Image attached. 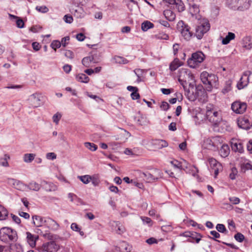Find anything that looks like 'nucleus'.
<instances>
[{
	"instance_id": "nucleus-4",
	"label": "nucleus",
	"mask_w": 252,
	"mask_h": 252,
	"mask_svg": "<svg viewBox=\"0 0 252 252\" xmlns=\"http://www.w3.org/2000/svg\"><path fill=\"white\" fill-rule=\"evenodd\" d=\"M205 58V55L202 52L193 53L187 61L188 65L191 68H195L203 62Z\"/></svg>"
},
{
	"instance_id": "nucleus-54",
	"label": "nucleus",
	"mask_w": 252,
	"mask_h": 252,
	"mask_svg": "<svg viewBox=\"0 0 252 252\" xmlns=\"http://www.w3.org/2000/svg\"><path fill=\"white\" fill-rule=\"evenodd\" d=\"M156 141V144H158L160 148L166 147L168 146V143L165 140H157Z\"/></svg>"
},
{
	"instance_id": "nucleus-52",
	"label": "nucleus",
	"mask_w": 252,
	"mask_h": 252,
	"mask_svg": "<svg viewBox=\"0 0 252 252\" xmlns=\"http://www.w3.org/2000/svg\"><path fill=\"white\" fill-rule=\"evenodd\" d=\"M140 218L144 223L147 224L149 226H151L152 225V220L150 218L146 217H141Z\"/></svg>"
},
{
	"instance_id": "nucleus-22",
	"label": "nucleus",
	"mask_w": 252,
	"mask_h": 252,
	"mask_svg": "<svg viewBox=\"0 0 252 252\" xmlns=\"http://www.w3.org/2000/svg\"><path fill=\"white\" fill-rule=\"evenodd\" d=\"M32 218L33 223L36 227H40L45 224L44 218L41 216L34 215L32 216Z\"/></svg>"
},
{
	"instance_id": "nucleus-21",
	"label": "nucleus",
	"mask_w": 252,
	"mask_h": 252,
	"mask_svg": "<svg viewBox=\"0 0 252 252\" xmlns=\"http://www.w3.org/2000/svg\"><path fill=\"white\" fill-rule=\"evenodd\" d=\"M26 235L28 243L32 247H34L36 244V241L38 238V236L33 235L29 232L26 233Z\"/></svg>"
},
{
	"instance_id": "nucleus-48",
	"label": "nucleus",
	"mask_w": 252,
	"mask_h": 252,
	"mask_svg": "<svg viewBox=\"0 0 252 252\" xmlns=\"http://www.w3.org/2000/svg\"><path fill=\"white\" fill-rule=\"evenodd\" d=\"M238 171L235 167H233L231 169V172L229 174V177L232 180H234L237 175Z\"/></svg>"
},
{
	"instance_id": "nucleus-43",
	"label": "nucleus",
	"mask_w": 252,
	"mask_h": 252,
	"mask_svg": "<svg viewBox=\"0 0 252 252\" xmlns=\"http://www.w3.org/2000/svg\"><path fill=\"white\" fill-rule=\"evenodd\" d=\"M78 178L85 184H87L91 180V176L90 175L79 176Z\"/></svg>"
},
{
	"instance_id": "nucleus-8",
	"label": "nucleus",
	"mask_w": 252,
	"mask_h": 252,
	"mask_svg": "<svg viewBox=\"0 0 252 252\" xmlns=\"http://www.w3.org/2000/svg\"><path fill=\"white\" fill-rule=\"evenodd\" d=\"M247 104L239 101L234 102L231 105V109L236 113L242 114L247 109Z\"/></svg>"
},
{
	"instance_id": "nucleus-19",
	"label": "nucleus",
	"mask_w": 252,
	"mask_h": 252,
	"mask_svg": "<svg viewBox=\"0 0 252 252\" xmlns=\"http://www.w3.org/2000/svg\"><path fill=\"white\" fill-rule=\"evenodd\" d=\"M7 252H23L22 246L19 244H10L7 247V250H5Z\"/></svg>"
},
{
	"instance_id": "nucleus-34",
	"label": "nucleus",
	"mask_w": 252,
	"mask_h": 252,
	"mask_svg": "<svg viewBox=\"0 0 252 252\" xmlns=\"http://www.w3.org/2000/svg\"><path fill=\"white\" fill-rule=\"evenodd\" d=\"M243 47L250 50L252 48V41L250 37H246L243 39Z\"/></svg>"
},
{
	"instance_id": "nucleus-27",
	"label": "nucleus",
	"mask_w": 252,
	"mask_h": 252,
	"mask_svg": "<svg viewBox=\"0 0 252 252\" xmlns=\"http://www.w3.org/2000/svg\"><path fill=\"white\" fill-rule=\"evenodd\" d=\"M235 35L234 33L229 32L225 37L222 39L221 43L223 45L227 44L229 42L235 38Z\"/></svg>"
},
{
	"instance_id": "nucleus-56",
	"label": "nucleus",
	"mask_w": 252,
	"mask_h": 252,
	"mask_svg": "<svg viewBox=\"0 0 252 252\" xmlns=\"http://www.w3.org/2000/svg\"><path fill=\"white\" fill-rule=\"evenodd\" d=\"M196 235H197V234L193 233V232L189 231L185 232L180 234L181 236H183L186 237H191L192 238H194Z\"/></svg>"
},
{
	"instance_id": "nucleus-38",
	"label": "nucleus",
	"mask_w": 252,
	"mask_h": 252,
	"mask_svg": "<svg viewBox=\"0 0 252 252\" xmlns=\"http://www.w3.org/2000/svg\"><path fill=\"white\" fill-rule=\"evenodd\" d=\"M210 165L212 169L217 168V167H221V164L218 162L215 159L210 158L208 160Z\"/></svg>"
},
{
	"instance_id": "nucleus-13",
	"label": "nucleus",
	"mask_w": 252,
	"mask_h": 252,
	"mask_svg": "<svg viewBox=\"0 0 252 252\" xmlns=\"http://www.w3.org/2000/svg\"><path fill=\"white\" fill-rule=\"evenodd\" d=\"M44 222L46 226L53 231L58 230L60 227L59 223L50 218H45Z\"/></svg>"
},
{
	"instance_id": "nucleus-36",
	"label": "nucleus",
	"mask_w": 252,
	"mask_h": 252,
	"mask_svg": "<svg viewBox=\"0 0 252 252\" xmlns=\"http://www.w3.org/2000/svg\"><path fill=\"white\" fill-rule=\"evenodd\" d=\"M35 155L34 154H26L24 155L23 160L26 163L31 162L34 158Z\"/></svg>"
},
{
	"instance_id": "nucleus-47",
	"label": "nucleus",
	"mask_w": 252,
	"mask_h": 252,
	"mask_svg": "<svg viewBox=\"0 0 252 252\" xmlns=\"http://www.w3.org/2000/svg\"><path fill=\"white\" fill-rule=\"evenodd\" d=\"M62 118V114L57 112L55 114H54L53 116L52 119L54 123H55L56 125H58L60 120Z\"/></svg>"
},
{
	"instance_id": "nucleus-26",
	"label": "nucleus",
	"mask_w": 252,
	"mask_h": 252,
	"mask_svg": "<svg viewBox=\"0 0 252 252\" xmlns=\"http://www.w3.org/2000/svg\"><path fill=\"white\" fill-rule=\"evenodd\" d=\"M163 14L165 18L170 21H173L175 19V14L171 10L167 9L164 11Z\"/></svg>"
},
{
	"instance_id": "nucleus-30",
	"label": "nucleus",
	"mask_w": 252,
	"mask_h": 252,
	"mask_svg": "<svg viewBox=\"0 0 252 252\" xmlns=\"http://www.w3.org/2000/svg\"><path fill=\"white\" fill-rule=\"evenodd\" d=\"M76 80L82 83H87L89 81V78L85 74L80 73L76 76Z\"/></svg>"
},
{
	"instance_id": "nucleus-33",
	"label": "nucleus",
	"mask_w": 252,
	"mask_h": 252,
	"mask_svg": "<svg viewBox=\"0 0 252 252\" xmlns=\"http://www.w3.org/2000/svg\"><path fill=\"white\" fill-rule=\"evenodd\" d=\"M144 71V70L139 68L135 69L134 70L133 72L137 77V79L136 80V82L137 83H139L143 81L142 78L143 77V75Z\"/></svg>"
},
{
	"instance_id": "nucleus-49",
	"label": "nucleus",
	"mask_w": 252,
	"mask_h": 252,
	"mask_svg": "<svg viewBox=\"0 0 252 252\" xmlns=\"http://www.w3.org/2000/svg\"><path fill=\"white\" fill-rule=\"evenodd\" d=\"M155 36L158 39L167 40L169 38V36L167 34L163 32H159L156 34Z\"/></svg>"
},
{
	"instance_id": "nucleus-42",
	"label": "nucleus",
	"mask_w": 252,
	"mask_h": 252,
	"mask_svg": "<svg viewBox=\"0 0 252 252\" xmlns=\"http://www.w3.org/2000/svg\"><path fill=\"white\" fill-rule=\"evenodd\" d=\"M113 60L117 63L126 64L128 63V61L126 59L120 56H115Z\"/></svg>"
},
{
	"instance_id": "nucleus-60",
	"label": "nucleus",
	"mask_w": 252,
	"mask_h": 252,
	"mask_svg": "<svg viewBox=\"0 0 252 252\" xmlns=\"http://www.w3.org/2000/svg\"><path fill=\"white\" fill-rule=\"evenodd\" d=\"M231 90V84L228 82L222 90V93L225 94Z\"/></svg>"
},
{
	"instance_id": "nucleus-10",
	"label": "nucleus",
	"mask_w": 252,
	"mask_h": 252,
	"mask_svg": "<svg viewBox=\"0 0 252 252\" xmlns=\"http://www.w3.org/2000/svg\"><path fill=\"white\" fill-rule=\"evenodd\" d=\"M7 183L11 186H12L14 188L17 189L24 191L27 189L28 186L27 185L24 184L20 181L14 179H8Z\"/></svg>"
},
{
	"instance_id": "nucleus-46",
	"label": "nucleus",
	"mask_w": 252,
	"mask_h": 252,
	"mask_svg": "<svg viewBox=\"0 0 252 252\" xmlns=\"http://www.w3.org/2000/svg\"><path fill=\"white\" fill-rule=\"evenodd\" d=\"M189 10L190 13L192 14H196L199 12V8L197 4H193L190 5Z\"/></svg>"
},
{
	"instance_id": "nucleus-53",
	"label": "nucleus",
	"mask_w": 252,
	"mask_h": 252,
	"mask_svg": "<svg viewBox=\"0 0 252 252\" xmlns=\"http://www.w3.org/2000/svg\"><path fill=\"white\" fill-rule=\"evenodd\" d=\"M92 184L94 186H98L100 183V181L97 177V176L94 175L91 176V180Z\"/></svg>"
},
{
	"instance_id": "nucleus-55",
	"label": "nucleus",
	"mask_w": 252,
	"mask_h": 252,
	"mask_svg": "<svg viewBox=\"0 0 252 252\" xmlns=\"http://www.w3.org/2000/svg\"><path fill=\"white\" fill-rule=\"evenodd\" d=\"M234 238L239 242H242L245 238L244 236L241 233H237L234 236Z\"/></svg>"
},
{
	"instance_id": "nucleus-12",
	"label": "nucleus",
	"mask_w": 252,
	"mask_h": 252,
	"mask_svg": "<svg viewBox=\"0 0 252 252\" xmlns=\"http://www.w3.org/2000/svg\"><path fill=\"white\" fill-rule=\"evenodd\" d=\"M41 94L36 93L32 94L29 97L30 104L34 107H37L41 105Z\"/></svg>"
},
{
	"instance_id": "nucleus-20",
	"label": "nucleus",
	"mask_w": 252,
	"mask_h": 252,
	"mask_svg": "<svg viewBox=\"0 0 252 252\" xmlns=\"http://www.w3.org/2000/svg\"><path fill=\"white\" fill-rule=\"evenodd\" d=\"M135 121L137 124L140 126H146L149 123L147 117L140 114L135 117Z\"/></svg>"
},
{
	"instance_id": "nucleus-29",
	"label": "nucleus",
	"mask_w": 252,
	"mask_h": 252,
	"mask_svg": "<svg viewBox=\"0 0 252 252\" xmlns=\"http://www.w3.org/2000/svg\"><path fill=\"white\" fill-rule=\"evenodd\" d=\"M27 186V189H29L36 191H38L41 188V185L35 182H31Z\"/></svg>"
},
{
	"instance_id": "nucleus-57",
	"label": "nucleus",
	"mask_w": 252,
	"mask_h": 252,
	"mask_svg": "<svg viewBox=\"0 0 252 252\" xmlns=\"http://www.w3.org/2000/svg\"><path fill=\"white\" fill-rule=\"evenodd\" d=\"M230 202L234 205L238 204L240 202V199L237 197H230L229 198Z\"/></svg>"
},
{
	"instance_id": "nucleus-39",
	"label": "nucleus",
	"mask_w": 252,
	"mask_h": 252,
	"mask_svg": "<svg viewBox=\"0 0 252 252\" xmlns=\"http://www.w3.org/2000/svg\"><path fill=\"white\" fill-rule=\"evenodd\" d=\"M226 3L230 8L237 9L238 0H227Z\"/></svg>"
},
{
	"instance_id": "nucleus-9",
	"label": "nucleus",
	"mask_w": 252,
	"mask_h": 252,
	"mask_svg": "<svg viewBox=\"0 0 252 252\" xmlns=\"http://www.w3.org/2000/svg\"><path fill=\"white\" fill-rule=\"evenodd\" d=\"M251 74L252 72L250 70H247L244 72L237 85L239 90L242 89L248 85L249 81V77Z\"/></svg>"
},
{
	"instance_id": "nucleus-45",
	"label": "nucleus",
	"mask_w": 252,
	"mask_h": 252,
	"mask_svg": "<svg viewBox=\"0 0 252 252\" xmlns=\"http://www.w3.org/2000/svg\"><path fill=\"white\" fill-rule=\"evenodd\" d=\"M120 248L122 250V252L129 251L131 248V246L125 242H123L121 244Z\"/></svg>"
},
{
	"instance_id": "nucleus-32",
	"label": "nucleus",
	"mask_w": 252,
	"mask_h": 252,
	"mask_svg": "<svg viewBox=\"0 0 252 252\" xmlns=\"http://www.w3.org/2000/svg\"><path fill=\"white\" fill-rule=\"evenodd\" d=\"M130 136V133L126 130L122 129L121 132L120 134V137L116 138V140H122L125 141Z\"/></svg>"
},
{
	"instance_id": "nucleus-16",
	"label": "nucleus",
	"mask_w": 252,
	"mask_h": 252,
	"mask_svg": "<svg viewBox=\"0 0 252 252\" xmlns=\"http://www.w3.org/2000/svg\"><path fill=\"white\" fill-rule=\"evenodd\" d=\"M97 62V60L94 58L93 55L84 57L82 60V64L86 67L92 66L94 64Z\"/></svg>"
},
{
	"instance_id": "nucleus-35",
	"label": "nucleus",
	"mask_w": 252,
	"mask_h": 252,
	"mask_svg": "<svg viewBox=\"0 0 252 252\" xmlns=\"http://www.w3.org/2000/svg\"><path fill=\"white\" fill-rule=\"evenodd\" d=\"M7 210L2 206L0 205V220H5L8 216Z\"/></svg>"
},
{
	"instance_id": "nucleus-61",
	"label": "nucleus",
	"mask_w": 252,
	"mask_h": 252,
	"mask_svg": "<svg viewBox=\"0 0 252 252\" xmlns=\"http://www.w3.org/2000/svg\"><path fill=\"white\" fill-rule=\"evenodd\" d=\"M36 9L42 13H46L48 11V8L45 6H36Z\"/></svg>"
},
{
	"instance_id": "nucleus-44",
	"label": "nucleus",
	"mask_w": 252,
	"mask_h": 252,
	"mask_svg": "<svg viewBox=\"0 0 252 252\" xmlns=\"http://www.w3.org/2000/svg\"><path fill=\"white\" fill-rule=\"evenodd\" d=\"M85 146L92 151H95L97 149V146L93 143L85 142Z\"/></svg>"
},
{
	"instance_id": "nucleus-15",
	"label": "nucleus",
	"mask_w": 252,
	"mask_h": 252,
	"mask_svg": "<svg viewBox=\"0 0 252 252\" xmlns=\"http://www.w3.org/2000/svg\"><path fill=\"white\" fill-rule=\"evenodd\" d=\"M58 250V245L54 242H50L44 245L42 252H57Z\"/></svg>"
},
{
	"instance_id": "nucleus-62",
	"label": "nucleus",
	"mask_w": 252,
	"mask_h": 252,
	"mask_svg": "<svg viewBox=\"0 0 252 252\" xmlns=\"http://www.w3.org/2000/svg\"><path fill=\"white\" fill-rule=\"evenodd\" d=\"M46 157L48 159L54 160L56 158L57 156L54 153H48L46 155Z\"/></svg>"
},
{
	"instance_id": "nucleus-40",
	"label": "nucleus",
	"mask_w": 252,
	"mask_h": 252,
	"mask_svg": "<svg viewBox=\"0 0 252 252\" xmlns=\"http://www.w3.org/2000/svg\"><path fill=\"white\" fill-rule=\"evenodd\" d=\"M153 26L154 25L151 22L147 21L142 24L141 29L143 31L145 32L152 28Z\"/></svg>"
},
{
	"instance_id": "nucleus-23",
	"label": "nucleus",
	"mask_w": 252,
	"mask_h": 252,
	"mask_svg": "<svg viewBox=\"0 0 252 252\" xmlns=\"http://www.w3.org/2000/svg\"><path fill=\"white\" fill-rule=\"evenodd\" d=\"M140 176L147 182H153L156 181L152 172L142 173L140 175Z\"/></svg>"
},
{
	"instance_id": "nucleus-31",
	"label": "nucleus",
	"mask_w": 252,
	"mask_h": 252,
	"mask_svg": "<svg viewBox=\"0 0 252 252\" xmlns=\"http://www.w3.org/2000/svg\"><path fill=\"white\" fill-rule=\"evenodd\" d=\"M231 148L235 152L242 153L243 151L242 144L240 142H235L231 143Z\"/></svg>"
},
{
	"instance_id": "nucleus-2",
	"label": "nucleus",
	"mask_w": 252,
	"mask_h": 252,
	"mask_svg": "<svg viewBox=\"0 0 252 252\" xmlns=\"http://www.w3.org/2000/svg\"><path fill=\"white\" fill-rule=\"evenodd\" d=\"M18 236L15 230L8 227L0 229V240L5 243H10L17 240Z\"/></svg>"
},
{
	"instance_id": "nucleus-41",
	"label": "nucleus",
	"mask_w": 252,
	"mask_h": 252,
	"mask_svg": "<svg viewBox=\"0 0 252 252\" xmlns=\"http://www.w3.org/2000/svg\"><path fill=\"white\" fill-rule=\"evenodd\" d=\"M175 5H176V8L179 12H182L185 10V5L182 0H176Z\"/></svg>"
},
{
	"instance_id": "nucleus-64",
	"label": "nucleus",
	"mask_w": 252,
	"mask_h": 252,
	"mask_svg": "<svg viewBox=\"0 0 252 252\" xmlns=\"http://www.w3.org/2000/svg\"><path fill=\"white\" fill-rule=\"evenodd\" d=\"M64 56L69 59H73L74 57L73 53L70 50H66L64 52Z\"/></svg>"
},
{
	"instance_id": "nucleus-18",
	"label": "nucleus",
	"mask_w": 252,
	"mask_h": 252,
	"mask_svg": "<svg viewBox=\"0 0 252 252\" xmlns=\"http://www.w3.org/2000/svg\"><path fill=\"white\" fill-rule=\"evenodd\" d=\"M251 5V0H238L237 9L244 11L248 9Z\"/></svg>"
},
{
	"instance_id": "nucleus-7",
	"label": "nucleus",
	"mask_w": 252,
	"mask_h": 252,
	"mask_svg": "<svg viewBox=\"0 0 252 252\" xmlns=\"http://www.w3.org/2000/svg\"><path fill=\"white\" fill-rule=\"evenodd\" d=\"M177 27L182 36L187 40L190 39L192 33L190 31L189 27L183 21H180L178 23Z\"/></svg>"
},
{
	"instance_id": "nucleus-63",
	"label": "nucleus",
	"mask_w": 252,
	"mask_h": 252,
	"mask_svg": "<svg viewBox=\"0 0 252 252\" xmlns=\"http://www.w3.org/2000/svg\"><path fill=\"white\" fill-rule=\"evenodd\" d=\"M160 107L162 110L166 111L169 109V105L167 102L163 101L162 102Z\"/></svg>"
},
{
	"instance_id": "nucleus-59",
	"label": "nucleus",
	"mask_w": 252,
	"mask_h": 252,
	"mask_svg": "<svg viewBox=\"0 0 252 252\" xmlns=\"http://www.w3.org/2000/svg\"><path fill=\"white\" fill-rule=\"evenodd\" d=\"M216 229L220 232L224 233L226 231L225 226L222 224H218L216 226Z\"/></svg>"
},
{
	"instance_id": "nucleus-51",
	"label": "nucleus",
	"mask_w": 252,
	"mask_h": 252,
	"mask_svg": "<svg viewBox=\"0 0 252 252\" xmlns=\"http://www.w3.org/2000/svg\"><path fill=\"white\" fill-rule=\"evenodd\" d=\"M170 163L176 168H178L180 170H182L183 168L181 163L177 160L171 161Z\"/></svg>"
},
{
	"instance_id": "nucleus-58",
	"label": "nucleus",
	"mask_w": 252,
	"mask_h": 252,
	"mask_svg": "<svg viewBox=\"0 0 252 252\" xmlns=\"http://www.w3.org/2000/svg\"><path fill=\"white\" fill-rule=\"evenodd\" d=\"M63 20L66 23L70 24L73 21V17L70 15L66 14L64 16Z\"/></svg>"
},
{
	"instance_id": "nucleus-37",
	"label": "nucleus",
	"mask_w": 252,
	"mask_h": 252,
	"mask_svg": "<svg viewBox=\"0 0 252 252\" xmlns=\"http://www.w3.org/2000/svg\"><path fill=\"white\" fill-rule=\"evenodd\" d=\"M151 172L156 181L161 178L162 176V173L159 169H154Z\"/></svg>"
},
{
	"instance_id": "nucleus-17",
	"label": "nucleus",
	"mask_w": 252,
	"mask_h": 252,
	"mask_svg": "<svg viewBox=\"0 0 252 252\" xmlns=\"http://www.w3.org/2000/svg\"><path fill=\"white\" fill-rule=\"evenodd\" d=\"M239 164L240 165L242 170L245 172L248 170H252V165L251 162L245 158H241L240 159Z\"/></svg>"
},
{
	"instance_id": "nucleus-6",
	"label": "nucleus",
	"mask_w": 252,
	"mask_h": 252,
	"mask_svg": "<svg viewBox=\"0 0 252 252\" xmlns=\"http://www.w3.org/2000/svg\"><path fill=\"white\" fill-rule=\"evenodd\" d=\"M210 29V24L207 20L203 19L200 21L197 26L195 31V34L198 39H201L204 33Z\"/></svg>"
},
{
	"instance_id": "nucleus-11",
	"label": "nucleus",
	"mask_w": 252,
	"mask_h": 252,
	"mask_svg": "<svg viewBox=\"0 0 252 252\" xmlns=\"http://www.w3.org/2000/svg\"><path fill=\"white\" fill-rule=\"evenodd\" d=\"M237 124L239 127L244 129H249L252 126V124L247 117L239 118L237 120Z\"/></svg>"
},
{
	"instance_id": "nucleus-50",
	"label": "nucleus",
	"mask_w": 252,
	"mask_h": 252,
	"mask_svg": "<svg viewBox=\"0 0 252 252\" xmlns=\"http://www.w3.org/2000/svg\"><path fill=\"white\" fill-rule=\"evenodd\" d=\"M61 43L58 40H54L51 44V47L56 51L57 49L59 48L61 46Z\"/></svg>"
},
{
	"instance_id": "nucleus-25",
	"label": "nucleus",
	"mask_w": 252,
	"mask_h": 252,
	"mask_svg": "<svg viewBox=\"0 0 252 252\" xmlns=\"http://www.w3.org/2000/svg\"><path fill=\"white\" fill-rule=\"evenodd\" d=\"M67 196L71 202H74V203L76 204L77 205L82 204L81 199L80 198H79V197H78V196L76 194H75L73 193H69L68 194Z\"/></svg>"
},
{
	"instance_id": "nucleus-14",
	"label": "nucleus",
	"mask_w": 252,
	"mask_h": 252,
	"mask_svg": "<svg viewBox=\"0 0 252 252\" xmlns=\"http://www.w3.org/2000/svg\"><path fill=\"white\" fill-rule=\"evenodd\" d=\"M222 142V140L219 136L214 137L212 139H207L206 141V143L209 144L207 147L209 149H212L213 147L218 148L219 145H220Z\"/></svg>"
},
{
	"instance_id": "nucleus-3",
	"label": "nucleus",
	"mask_w": 252,
	"mask_h": 252,
	"mask_svg": "<svg viewBox=\"0 0 252 252\" xmlns=\"http://www.w3.org/2000/svg\"><path fill=\"white\" fill-rule=\"evenodd\" d=\"M206 117L213 125H216L221 121L220 113L214 109L211 105L206 107Z\"/></svg>"
},
{
	"instance_id": "nucleus-1",
	"label": "nucleus",
	"mask_w": 252,
	"mask_h": 252,
	"mask_svg": "<svg viewBox=\"0 0 252 252\" xmlns=\"http://www.w3.org/2000/svg\"><path fill=\"white\" fill-rule=\"evenodd\" d=\"M202 82L206 85V89L208 91H211L213 88H217L218 85V78L215 74H209L206 71L202 72L200 74Z\"/></svg>"
},
{
	"instance_id": "nucleus-28",
	"label": "nucleus",
	"mask_w": 252,
	"mask_h": 252,
	"mask_svg": "<svg viewBox=\"0 0 252 252\" xmlns=\"http://www.w3.org/2000/svg\"><path fill=\"white\" fill-rule=\"evenodd\" d=\"M229 148L227 145L223 144L221 146L220 154L222 157H227L229 153Z\"/></svg>"
},
{
	"instance_id": "nucleus-24",
	"label": "nucleus",
	"mask_w": 252,
	"mask_h": 252,
	"mask_svg": "<svg viewBox=\"0 0 252 252\" xmlns=\"http://www.w3.org/2000/svg\"><path fill=\"white\" fill-rule=\"evenodd\" d=\"M183 63L179 59L175 58L170 64V69L171 71H174L177 69L179 67L182 65Z\"/></svg>"
},
{
	"instance_id": "nucleus-5",
	"label": "nucleus",
	"mask_w": 252,
	"mask_h": 252,
	"mask_svg": "<svg viewBox=\"0 0 252 252\" xmlns=\"http://www.w3.org/2000/svg\"><path fill=\"white\" fill-rule=\"evenodd\" d=\"M178 81L180 84L185 87L187 82L193 80V77L190 70L182 68L179 70Z\"/></svg>"
}]
</instances>
